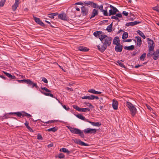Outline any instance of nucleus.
<instances>
[{"label":"nucleus","instance_id":"obj_1","mask_svg":"<svg viewBox=\"0 0 159 159\" xmlns=\"http://www.w3.org/2000/svg\"><path fill=\"white\" fill-rule=\"evenodd\" d=\"M68 128L69 129L71 133L78 134L81 138H84L85 136L83 132L85 134H95L96 133L97 130L96 129H91L89 128H86L83 131L79 129L72 128L70 126H67Z\"/></svg>","mask_w":159,"mask_h":159},{"label":"nucleus","instance_id":"obj_2","mask_svg":"<svg viewBox=\"0 0 159 159\" xmlns=\"http://www.w3.org/2000/svg\"><path fill=\"white\" fill-rule=\"evenodd\" d=\"M99 39L103 43V45L101 47L98 45L97 47L98 49L102 52H103L107 47L110 46L112 38L110 37H108L105 34H102L101 36H99Z\"/></svg>","mask_w":159,"mask_h":159},{"label":"nucleus","instance_id":"obj_3","mask_svg":"<svg viewBox=\"0 0 159 159\" xmlns=\"http://www.w3.org/2000/svg\"><path fill=\"white\" fill-rule=\"evenodd\" d=\"M84 3L85 5H89L92 7L94 8H98L101 10V11L102 10H103V5H101L100 6H98L97 4L94 3L91 1H85L84 2Z\"/></svg>","mask_w":159,"mask_h":159},{"label":"nucleus","instance_id":"obj_4","mask_svg":"<svg viewBox=\"0 0 159 159\" xmlns=\"http://www.w3.org/2000/svg\"><path fill=\"white\" fill-rule=\"evenodd\" d=\"M10 115L14 114L16 115L17 116L21 117H24L25 116L27 117L28 118H30L32 117V116L26 112L25 111H22L21 112H10L9 113Z\"/></svg>","mask_w":159,"mask_h":159},{"label":"nucleus","instance_id":"obj_5","mask_svg":"<svg viewBox=\"0 0 159 159\" xmlns=\"http://www.w3.org/2000/svg\"><path fill=\"white\" fill-rule=\"evenodd\" d=\"M41 89L42 90H45V92H48V93H46L45 92H44L43 91H42L41 90L39 89V91H40V92L42 93V94H43L45 96H50L52 98H55L56 100H58L59 102H60L58 100V99L57 98V97H55L51 93H50L51 92V90H49L48 89H47L45 87H41Z\"/></svg>","mask_w":159,"mask_h":159},{"label":"nucleus","instance_id":"obj_6","mask_svg":"<svg viewBox=\"0 0 159 159\" xmlns=\"http://www.w3.org/2000/svg\"><path fill=\"white\" fill-rule=\"evenodd\" d=\"M81 13L83 16H84L88 15L89 10L87 7L84 6H83L81 8Z\"/></svg>","mask_w":159,"mask_h":159},{"label":"nucleus","instance_id":"obj_7","mask_svg":"<svg viewBox=\"0 0 159 159\" xmlns=\"http://www.w3.org/2000/svg\"><path fill=\"white\" fill-rule=\"evenodd\" d=\"M33 17L35 21L38 24L43 27H45V25L41 20L40 19L33 16Z\"/></svg>","mask_w":159,"mask_h":159},{"label":"nucleus","instance_id":"obj_8","mask_svg":"<svg viewBox=\"0 0 159 159\" xmlns=\"http://www.w3.org/2000/svg\"><path fill=\"white\" fill-rule=\"evenodd\" d=\"M19 1L20 0H15V3L12 7V9L13 11H15L18 7L20 4Z\"/></svg>","mask_w":159,"mask_h":159},{"label":"nucleus","instance_id":"obj_9","mask_svg":"<svg viewBox=\"0 0 159 159\" xmlns=\"http://www.w3.org/2000/svg\"><path fill=\"white\" fill-rule=\"evenodd\" d=\"M141 23V22L139 21H134V22H129L126 23L125 24V26H134L136 25L139 24Z\"/></svg>","mask_w":159,"mask_h":159},{"label":"nucleus","instance_id":"obj_10","mask_svg":"<svg viewBox=\"0 0 159 159\" xmlns=\"http://www.w3.org/2000/svg\"><path fill=\"white\" fill-rule=\"evenodd\" d=\"M123 46L120 44H117L115 48V49L116 52H121Z\"/></svg>","mask_w":159,"mask_h":159},{"label":"nucleus","instance_id":"obj_11","mask_svg":"<svg viewBox=\"0 0 159 159\" xmlns=\"http://www.w3.org/2000/svg\"><path fill=\"white\" fill-rule=\"evenodd\" d=\"M118 103L117 101L113 99L112 101V107L114 110H116L118 109Z\"/></svg>","mask_w":159,"mask_h":159},{"label":"nucleus","instance_id":"obj_12","mask_svg":"<svg viewBox=\"0 0 159 159\" xmlns=\"http://www.w3.org/2000/svg\"><path fill=\"white\" fill-rule=\"evenodd\" d=\"M75 142L77 144H79L82 146H89L88 144L82 141L80 139H76L75 141Z\"/></svg>","mask_w":159,"mask_h":159},{"label":"nucleus","instance_id":"obj_13","mask_svg":"<svg viewBox=\"0 0 159 159\" xmlns=\"http://www.w3.org/2000/svg\"><path fill=\"white\" fill-rule=\"evenodd\" d=\"M58 18L59 19H60L64 20H67V18L66 17V16L64 14H59L58 16Z\"/></svg>","mask_w":159,"mask_h":159},{"label":"nucleus","instance_id":"obj_14","mask_svg":"<svg viewBox=\"0 0 159 159\" xmlns=\"http://www.w3.org/2000/svg\"><path fill=\"white\" fill-rule=\"evenodd\" d=\"M113 43L116 45L120 44L119 38L118 37H115L113 39Z\"/></svg>","mask_w":159,"mask_h":159},{"label":"nucleus","instance_id":"obj_15","mask_svg":"<svg viewBox=\"0 0 159 159\" xmlns=\"http://www.w3.org/2000/svg\"><path fill=\"white\" fill-rule=\"evenodd\" d=\"M78 50L82 52H86L89 51V49L86 47L80 46L78 47Z\"/></svg>","mask_w":159,"mask_h":159},{"label":"nucleus","instance_id":"obj_16","mask_svg":"<svg viewBox=\"0 0 159 159\" xmlns=\"http://www.w3.org/2000/svg\"><path fill=\"white\" fill-rule=\"evenodd\" d=\"M75 116L77 118H78L79 119H81L82 120H83L84 121H85L87 122H88V121H89L88 119H86L85 117L84 116H83L82 115L80 114L75 115Z\"/></svg>","mask_w":159,"mask_h":159},{"label":"nucleus","instance_id":"obj_17","mask_svg":"<svg viewBox=\"0 0 159 159\" xmlns=\"http://www.w3.org/2000/svg\"><path fill=\"white\" fill-rule=\"evenodd\" d=\"M98 14V10L94 9L92 11V15L90 17V19H92L94 17L96 16H97Z\"/></svg>","mask_w":159,"mask_h":159},{"label":"nucleus","instance_id":"obj_18","mask_svg":"<svg viewBox=\"0 0 159 159\" xmlns=\"http://www.w3.org/2000/svg\"><path fill=\"white\" fill-rule=\"evenodd\" d=\"M135 38L137 39V43L136 46L140 47L142 44V40L141 38L139 36H136Z\"/></svg>","mask_w":159,"mask_h":159},{"label":"nucleus","instance_id":"obj_19","mask_svg":"<svg viewBox=\"0 0 159 159\" xmlns=\"http://www.w3.org/2000/svg\"><path fill=\"white\" fill-rule=\"evenodd\" d=\"M130 111L131 112V115L132 116H134L137 112V110L135 107L134 106L132 107V108L130 110Z\"/></svg>","mask_w":159,"mask_h":159},{"label":"nucleus","instance_id":"obj_20","mask_svg":"<svg viewBox=\"0 0 159 159\" xmlns=\"http://www.w3.org/2000/svg\"><path fill=\"white\" fill-rule=\"evenodd\" d=\"M25 83L28 84L29 86L31 87L32 88L33 84L35 83L30 79H26Z\"/></svg>","mask_w":159,"mask_h":159},{"label":"nucleus","instance_id":"obj_21","mask_svg":"<svg viewBox=\"0 0 159 159\" xmlns=\"http://www.w3.org/2000/svg\"><path fill=\"white\" fill-rule=\"evenodd\" d=\"M88 122L91 123V125H93L99 127L101 125V123L99 122H91L89 120V121H88Z\"/></svg>","mask_w":159,"mask_h":159},{"label":"nucleus","instance_id":"obj_22","mask_svg":"<svg viewBox=\"0 0 159 159\" xmlns=\"http://www.w3.org/2000/svg\"><path fill=\"white\" fill-rule=\"evenodd\" d=\"M3 73L6 75L9 78H11V79H14L16 78V76L14 75H12L11 74L3 71Z\"/></svg>","mask_w":159,"mask_h":159},{"label":"nucleus","instance_id":"obj_23","mask_svg":"<svg viewBox=\"0 0 159 159\" xmlns=\"http://www.w3.org/2000/svg\"><path fill=\"white\" fill-rule=\"evenodd\" d=\"M102 31H97L96 32H94L93 33V34L96 37H97L98 36V37H99V36L100 37L101 35H100L101 34H102Z\"/></svg>","mask_w":159,"mask_h":159},{"label":"nucleus","instance_id":"obj_24","mask_svg":"<svg viewBox=\"0 0 159 159\" xmlns=\"http://www.w3.org/2000/svg\"><path fill=\"white\" fill-rule=\"evenodd\" d=\"M134 45H132L129 46H125L124 47V48L127 50H132L134 49Z\"/></svg>","mask_w":159,"mask_h":159},{"label":"nucleus","instance_id":"obj_25","mask_svg":"<svg viewBox=\"0 0 159 159\" xmlns=\"http://www.w3.org/2000/svg\"><path fill=\"white\" fill-rule=\"evenodd\" d=\"M29 122L26 121L25 124L26 126V127L31 132H33V130L30 128V127L29 125Z\"/></svg>","mask_w":159,"mask_h":159},{"label":"nucleus","instance_id":"obj_26","mask_svg":"<svg viewBox=\"0 0 159 159\" xmlns=\"http://www.w3.org/2000/svg\"><path fill=\"white\" fill-rule=\"evenodd\" d=\"M60 151L64 152L67 153L68 154H69L70 153V152L69 151L68 149L65 148H62L60 149Z\"/></svg>","mask_w":159,"mask_h":159},{"label":"nucleus","instance_id":"obj_27","mask_svg":"<svg viewBox=\"0 0 159 159\" xmlns=\"http://www.w3.org/2000/svg\"><path fill=\"white\" fill-rule=\"evenodd\" d=\"M126 106L129 108V110L132 108V107L134 106L130 102H126Z\"/></svg>","mask_w":159,"mask_h":159},{"label":"nucleus","instance_id":"obj_28","mask_svg":"<svg viewBox=\"0 0 159 159\" xmlns=\"http://www.w3.org/2000/svg\"><path fill=\"white\" fill-rule=\"evenodd\" d=\"M137 32L138 33L140 36L142 37L143 39H145L146 37L144 35V34L141 31L138 30L137 31Z\"/></svg>","mask_w":159,"mask_h":159},{"label":"nucleus","instance_id":"obj_29","mask_svg":"<svg viewBox=\"0 0 159 159\" xmlns=\"http://www.w3.org/2000/svg\"><path fill=\"white\" fill-rule=\"evenodd\" d=\"M110 7L111 9H113V12H114V15H115L117 12L119 11V10L115 7L112 6L111 5H110Z\"/></svg>","mask_w":159,"mask_h":159},{"label":"nucleus","instance_id":"obj_30","mask_svg":"<svg viewBox=\"0 0 159 159\" xmlns=\"http://www.w3.org/2000/svg\"><path fill=\"white\" fill-rule=\"evenodd\" d=\"M152 58L154 60H156L159 57V55L155 52H153V53Z\"/></svg>","mask_w":159,"mask_h":159},{"label":"nucleus","instance_id":"obj_31","mask_svg":"<svg viewBox=\"0 0 159 159\" xmlns=\"http://www.w3.org/2000/svg\"><path fill=\"white\" fill-rule=\"evenodd\" d=\"M58 130V128L57 127H54L50 128L47 129L46 130L48 131H52V132H55Z\"/></svg>","mask_w":159,"mask_h":159},{"label":"nucleus","instance_id":"obj_32","mask_svg":"<svg viewBox=\"0 0 159 159\" xmlns=\"http://www.w3.org/2000/svg\"><path fill=\"white\" fill-rule=\"evenodd\" d=\"M112 23L107 26L106 30L109 32H111L112 31L111 28L112 27Z\"/></svg>","mask_w":159,"mask_h":159},{"label":"nucleus","instance_id":"obj_33","mask_svg":"<svg viewBox=\"0 0 159 159\" xmlns=\"http://www.w3.org/2000/svg\"><path fill=\"white\" fill-rule=\"evenodd\" d=\"M128 33L127 32H124L123 34L122 39H125L128 37Z\"/></svg>","mask_w":159,"mask_h":159},{"label":"nucleus","instance_id":"obj_34","mask_svg":"<svg viewBox=\"0 0 159 159\" xmlns=\"http://www.w3.org/2000/svg\"><path fill=\"white\" fill-rule=\"evenodd\" d=\"M90 109H89L87 108H80V110L79 111H82V112H86L87 111H89Z\"/></svg>","mask_w":159,"mask_h":159},{"label":"nucleus","instance_id":"obj_35","mask_svg":"<svg viewBox=\"0 0 159 159\" xmlns=\"http://www.w3.org/2000/svg\"><path fill=\"white\" fill-rule=\"evenodd\" d=\"M146 53H144L140 57V59L142 61H144L145 58L146 57Z\"/></svg>","mask_w":159,"mask_h":159},{"label":"nucleus","instance_id":"obj_36","mask_svg":"<svg viewBox=\"0 0 159 159\" xmlns=\"http://www.w3.org/2000/svg\"><path fill=\"white\" fill-rule=\"evenodd\" d=\"M56 157H58L59 159L63 158L65 157V155L62 153L59 154Z\"/></svg>","mask_w":159,"mask_h":159},{"label":"nucleus","instance_id":"obj_37","mask_svg":"<svg viewBox=\"0 0 159 159\" xmlns=\"http://www.w3.org/2000/svg\"><path fill=\"white\" fill-rule=\"evenodd\" d=\"M117 63L121 67L123 68H125V66L124 65V64L123 63H122L120 61H117Z\"/></svg>","mask_w":159,"mask_h":159},{"label":"nucleus","instance_id":"obj_38","mask_svg":"<svg viewBox=\"0 0 159 159\" xmlns=\"http://www.w3.org/2000/svg\"><path fill=\"white\" fill-rule=\"evenodd\" d=\"M152 8L153 10L159 12V5H157L156 6L152 7Z\"/></svg>","mask_w":159,"mask_h":159},{"label":"nucleus","instance_id":"obj_39","mask_svg":"<svg viewBox=\"0 0 159 159\" xmlns=\"http://www.w3.org/2000/svg\"><path fill=\"white\" fill-rule=\"evenodd\" d=\"M149 47V49L148 51H152V52H154V47L153 46V45H149L148 46Z\"/></svg>","mask_w":159,"mask_h":159},{"label":"nucleus","instance_id":"obj_40","mask_svg":"<svg viewBox=\"0 0 159 159\" xmlns=\"http://www.w3.org/2000/svg\"><path fill=\"white\" fill-rule=\"evenodd\" d=\"M114 15V12H113V9H111L109 11V13L108 14V16H110L111 15Z\"/></svg>","mask_w":159,"mask_h":159},{"label":"nucleus","instance_id":"obj_41","mask_svg":"<svg viewBox=\"0 0 159 159\" xmlns=\"http://www.w3.org/2000/svg\"><path fill=\"white\" fill-rule=\"evenodd\" d=\"M88 92L89 93H92L95 94V93L96 90L94 89H92L89 90Z\"/></svg>","mask_w":159,"mask_h":159},{"label":"nucleus","instance_id":"obj_42","mask_svg":"<svg viewBox=\"0 0 159 159\" xmlns=\"http://www.w3.org/2000/svg\"><path fill=\"white\" fill-rule=\"evenodd\" d=\"M102 11L103 12V14L104 16H108V13L107 10H102Z\"/></svg>","mask_w":159,"mask_h":159},{"label":"nucleus","instance_id":"obj_43","mask_svg":"<svg viewBox=\"0 0 159 159\" xmlns=\"http://www.w3.org/2000/svg\"><path fill=\"white\" fill-rule=\"evenodd\" d=\"M5 1L6 0H1L0 2V7L3 6L5 3Z\"/></svg>","mask_w":159,"mask_h":159},{"label":"nucleus","instance_id":"obj_44","mask_svg":"<svg viewBox=\"0 0 159 159\" xmlns=\"http://www.w3.org/2000/svg\"><path fill=\"white\" fill-rule=\"evenodd\" d=\"M37 139L38 140H42L43 139V138L42 137V136L40 134H38L37 135Z\"/></svg>","mask_w":159,"mask_h":159},{"label":"nucleus","instance_id":"obj_45","mask_svg":"<svg viewBox=\"0 0 159 159\" xmlns=\"http://www.w3.org/2000/svg\"><path fill=\"white\" fill-rule=\"evenodd\" d=\"M55 121H56L55 120H50V121L49 120L48 121L45 122H44L43 121H41L42 122L44 123H46V124H48L50 123H53Z\"/></svg>","mask_w":159,"mask_h":159},{"label":"nucleus","instance_id":"obj_46","mask_svg":"<svg viewBox=\"0 0 159 159\" xmlns=\"http://www.w3.org/2000/svg\"><path fill=\"white\" fill-rule=\"evenodd\" d=\"M73 107L74 109H76V110L78 111H79L80 108H79L78 106L75 105H74L73 106Z\"/></svg>","mask_w":159,"mask_h":159},{"label":"nucleus","instance_id":"obj_47","mask_svg":"<svg viewBox=\"0 0 159 159\" xmlns=\"http://www.w3.org/2000/svg\"><path fill=\"white\" fill-rule=\"evenodd\" d=\"M148 43L149 45H152L154 44V42L153 40H151L150 41L148 42Z\"/></svg>","mask_w":159,"mask_h":159},{"label":"nucleus","instance_id":"obj_48","mask_svg":"<svg viewBox=\"0 0 159 159\" xmlns=\"http://www.w3.org/2000/svg\"><path fill=\"white\" fill-rule=\"evenodd\" d=\"M84 2H83V3L81 2H78L77 3H76L75 4H76V5H84H84H85V4H84Z\"/></svg>","mask_w":159,"mask_h":159},{"label":"nucleus","instance_id":"obj_49","mask_svg":"<svg viewBox=\"0 0 159 159\" xmlns=\"http://www.w3.org/2000/svg\"><path fill=\"white\" fill-rule=\"evenodd\" d=\"M42 80L45 83H47L48 82V80L45 77H43L42 78Z\"/></svg>","mask_w":159,"mask_h":159},{"label":"nucleus","instance_id":"obj_50","mask_svg":"<svg viewBox=\"0 0 159 159\" xmlns=\"http://www.w3.org/2000/svg\"><path fill=\"white\" fill-rule=\"evenodd\" d=\"M61 104H62V103H61ZM62 105V107H63V108L64 109H66V110H69V109H70V108L69 107H67L66 105Z\"/></svg>","mask_w":159,"mask_h":159},{"label":"nucleus","instance_id":"obj_51","mask_svg":"<svg viewBox=\"0 0 159 159\" xmlns=\"http://www.w3.org/2000/svg\"><path fill=\"white\" fill-rule=\"evenodd\" d=\"M111 18L112 19H115L116 20H118L119 21H120L118 18L117 17H116V16H112Z\"/></svg>","mask_w":159,"mask_h":159},{"label":"nucleus","instance_id":"obj_52","mask_svg":"<svg viewBox=\"0 0 159 159\" xmlns=\"http://www.w3.org/2000/svg\"><path fill=\"white\" fill-rule=\"evenodd\" d=\"M89 96H86L81 97V98L83 99H88L89 100Z\"/></svg>","mask_w":159,"mask_h":159},{"label":"nucleus","instance_id":"obj_53","mask_svg":"<svg viewBox=\"0 0 159 159\" xmlns=\"http://www.w3.org/2000/svg\"><path fill=\"white\" fill-rule=\"evenodd\" d=\"M100 103L101 104H104L105 102H103V98H100Z\"/></svg>","mask_w":159,"mask_h":159},{"label":"nucleus","instance_id":"obj_54","mask_svg":"<svg viewBox=\"0 0 159 159\" xmlns=\"http://www.w3.org/2000/svg\"><path fill=\"white\" fill-rule=\"evenodd\" d=\"M122 14L124 16H128L129 14L128 13L125 11H123L122 12Z\"/></svg>","mask_w":159,"mask_h":159},{"label":"nucleus","instance_id":"obj_55","mask_svg":"<svg viewBox=\"0 0 159 159\" xmlns=\"http://www.w3.org/2000/svg\"><path fill=\"white\" fill-rule=\"evenodd\" d=\"M116 16L118 18H121L122 17V16L121 13H118L116 15Z\"/></svg>","mask_w":159,"mask_h":159},{"label":"nucleus","instance_id":"obj_56","mask_svg":"<svg viewBox=\"0 0 159 159\" xmlns=\"http://www.w3.org/2000/svg\"><path fill=\"white\" fill-rule=\"evenodd\" d=\"M89 100H93L94 99V95H91L89 96Z\"/></svg>","mask_w":159,"mask_h":159},{"label":"nucleus","instance_id":"obj_57","mask_svg":"<svg viewBox=\"0 0 159 159\" xmlns=\"http://www.w3.org/2000/svg\"><path fill=\"white\" fill-rule=\"evenodd\" d=\"M26 79L21 80H17V81L19 83L24 82L25 83L26 81Z\"/></svg>","mask_w":159,"mask_h":159},{"label":"nucleus","instance_id":"obj_58","mask_svg":"<svg viewBox=\"0 0 159 159\" xmlns=\"http://www.w3.org/2000/svg\"><path fill=\"white\" fill-rule=\"evenodd\" d=\"M34 87H35L37 89H38L39 88V87L37 86V84L35 83L33 84V86L32 87V88H33Z\"/></svg>","mask_w":159,"mask_h":159},{"label":"nucleus","instance_id":"obj_59","mask_svg":"<svg viewBox=\"0 0 159 159\" xmlns=\"http://www.w3.org/2000/svg\"><path fill=\"white\" fill-rule=\"evenodd\" d=\"M66 89H67V90H70L71 91H73V90L72 89V88H69L68 87H66V88H65Z\"/></svg>","mask_w":159,"mask_h":159},{"label":"nucleus","instance_id":"obj_60","mask_svg":"<svg viewBox=\"0 0 159 159\" xmlns=\"http://www.w3.org/2000/svg\"><path fill=\"white\" fill-rule=\"evenodd\" d=\"M152 52L151 53H148L147 54V56L148 57H151L152 55H153Z\"/></svg>","mask_w":159,"mask_h":159},{"label":"nucleus","instance_id":"obj_61","mask_svg":"<svg viewBox=\"0 0 159 159\" xmlns=\"http://www.w3.org/2000/svg\"><path fill=\"white\" fill-rule=\"evenodd\" d=\"M52 13L49 14H48V15L49 16V17L51 18H53L54 17L53 16V15H52Z\"/></svg>","mask_w":159,"mask_h":159},{"label":"nucleus","instance_id":"obj_62","mask_svg":"<svg viewBox=\"0 0 159 159\" xmlns=\"http://www.w3.org/2000/svg\"><path fill=\"white\" fill-rule=\"evenodd\" d=\"M0 77L2 78V79H4V80H5L7 79V77H5L4 76H3L2 75H0Z\"/></svg>","mask_w":159,"mask_h":159},{"label":"nucleus","instance_id":"obj_63","mask_svg":"<svg viewBox=\"0 0 159 159\" xmlns=\"http://www.w3.org/2000/svg\"><path fill=\"white\" fill-rule=\"evenodd\" d=\"M53 146V144L52 143H50L48 145V148H50V147H52Z\"/></svg>","mask_w":159,"mask_h":159},{"label":"nucleus","instance_id":"obj_64","mask_svg":"<svg viewBox=\"0 0 159 159\" xmlns=\"http://www.w3.org/2000/svg\"><path fill=\"white\" fill-rule=\"evenodd\" d=\"M132 41V39H127L125 41L126 42H131Z\"/></svg>","mask_w":159,"mask_h":159}]
</instances>
